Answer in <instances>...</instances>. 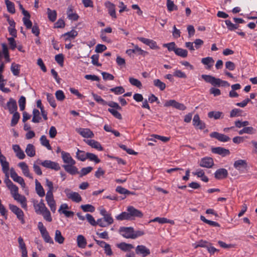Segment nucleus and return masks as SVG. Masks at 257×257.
Instances as JSON below:
<instances>
[{
	"mask_svg": "<svg viewBox=\"0 0 257 257\" xmlns=\"http://www.w3.org/2000/svg\"><path fill=\"white\" fill-rule=\"evenodd\" d=\"M19 166L21 168L24 175L30 178L33 179V177L30 173L28 165L25 162H21L19 164Z\"/></svg>",
	"mask_w": 257,
	"mask_h": 257,
	"instance_id": "nucleus-27",
	"label": "nucleus"
},
{
	"mask_svg": "<svg viewBox=\"0 0 257 257\" xmlns=\"http://www.w3.org/2000/svg\"><path fill=\"white\" fill-rule=\"evenodd\" d=\"M36 191L37 194L41 197L45 196L44 190L41 183L36 179L35 180Z\"/></svg>",
	"mask_w": 257,
	"mask_h": 257,
	"instance_id": "nucleus-31",
	"label": "nucleus"
},
{
	"mask_svg": "<svg viewBox=\"0 0 257 257\" xmlns=\"http://www.w3.org/2000/svg\"><path fill=\"white\" fill-rule=\"evenodd\" d=\"M86 157L87 159H89L90 161L95 162L96 164L99 163L100 162V160L98 157L93 153H86Z\"/></svg>",
	"mask_w": 257,
	"mask_h": 257,
	"instance_id": "nucleus-46",
	"label": "nucleus"
},
{
	"mask_svg": "<svg viewBox=\"0 0 257 257\" xmlns=\"http://www.w3.org/2000/svg\"><path fill=\"white\" fill-rule=\"evenodd\" d=\"M105 6L107 8L109 14L115 19L116 18L115 14V5L109 1H107L104 4Z\"/></svg>",
	"mask_w": 257,
	"mask_h": 257,
	"instance_id": "nucleus-23",
	"label": "nucleus"
},
{
	"mask_svg": "<svg viewBox=\"0 0 257 257\" xmlns=\"http://www.w3.org/2000/svg\"><path fill=\"white\" fill-rule=\"evenodd\" d=\"M211 151L213 153L220 155L222 157H225L230 154L229 150L220 147L213 148Z\"/></svg>",
	"mask_w": 257,
	"mask_h": 257,
	"instance_id": "nucleus-16",
	"label": "nucleus"
},
{
	"mask_svg": "<svg viewBox=\"0 0 257 257\" xmlns=\"http://www.w3.org/2000/svg\"><path fill=\"white\" fill-rule=\"evenodd\" d=\"M200 219L201 221L210 225V226H215V227H220V225L218 223H217L215 221L208 220V219H206L204 216L201 215L200 216Z\"/></svg>",
	"mask_w": 257,
	"mask_h": 257,
	"instance_id": "nucleus-48",
	"label": "nucleus"
},
{
	"mask_svg": "<svg viewBox=\"0 0 257 257\" xmlns=\"http://www.w3.org/2000/svg\"><path fill=\"white\" fill-rule=\"evenodd\" d=\"M11 177L13 180L18 183H19L23 188H24L26 186L24 180L23 178L18 175L17 173L15 172L14 168H11L10 170Z\"/></svg>",
	"mask_w": 257,
	"mask_h": 257,
	"instance_id": "nucleus-8",
	"label": "nucleus"
},
{
	"mask_svg": "<svg viewBox=\"0 0 257 257\" xmlns=\"http://www.w3.org/2000/svg\"><path fill=\"white\" fill-rule=\"evenodd\" d=\"M111 92L116 95L121 94L124 92V89L122 86H117L110 89Z\"/></svg>",
	"mask_w": 257,
	"mask_h": 257,
	"instance_id": "nucleus-56",
	"label": "nucleus"
},
{
	"mask_svg": "<svg viewBox=\"0 0 257 257\" xmlns=\"http://www.w3.org/2000/svg\"><path fill=\"white\" fill-rule=\"evenodd\" d=\"M54 239L55 241L59 244L63 243L65 240L64 237L62 235L61 231L59 230L55 231Z\"/></svg>",
	"mask_w": 257,
	"mask_h": 257,
	"instance_id": "nucleus-39",
	"label": "nucleus"
},
{
	"mask_svg": "<svg viewBox=\"0 0 257 257\" xmlns=\"http://www.w3.org/2000/svg\"><path fill=\"white\" fill-rule=\"evenodd\" d=\"M164 106H172L173 107L180 110H184L186 109V107L184 104L179 103L174 99L166 101L164 104Z\"/></svg>",
	"mask_w": 257,
	"mask_h": 257,
	"instance_id": "nucleus-3",
	"label": "nucleus"
},
{
	"mask_svg": "<svg viewBox=\"0 0 257 257\" xmlns=\"http://www.w3.org/2000/svg\"><path fill=\"white\" fill-rule=\"evenodd\" d=\"M47 99L52 107L53 108H55L56 107V103L52 94L50 93H47Z\"/></svg>",
	"mask_w": 257,
	"mask_h": 257,
	"instance_id": "nucleus-57",
	"label": "nucleus"
},
{
	"mask_svg": "<svg viewBox=\"0 0 257 257\" xmlns=\"http://www.w3.org/2000/svg\"><path fill=\"white\" fill-rule=\"evenodd\" d=\"M86 143L92 148H95L99 151H102L103 150L102 147L101 146L99 143L94 140H90L85 141Z\"/></svg>",
	"mask_w": 257,
	"mask_h": 257,
	"instance_id": "nucleus-33",
	"label": "nucleus"
},
{
	"mask_svg": "<svg viewBox=\"0 0 257 257\" xmlns=\"http://www.w3.org/2000/svg\"><path fill=\"white\" fill-rule=\"evenodd\" d=\"M5 2L7 6L8 11L11 14L15 13L16 10L14 4L9 0H5Z\"/></svg>",
	"mask_w": 257,
	"mask_h": 257,
	"instance_id": "nucleus-40",
	"label": "nucleus"
},
{
	"mask_svg": "<svg viewBox=\"0 0 257 257\" xmlns=\"http://www.w3.org/2000/svg\"><path fill=\"white\" fill-rule=\"evenodd\" d=\"M163 46L167 48L169 51H174L175 52L177 47L175 42H171L167 44H164Z\"/></svg>",
	"mask_w": 257,
	"mask_h": 257,
	"instance_id": "nucleus-50",
	"label": "nucleus"
},
{
	"mask_svg": "<svg viewBox=\"0 0 257 257\" xmlns=\"http://www.w3.org/2000/svg\"><path fill=\"white\" fill-rule=\"evenodd\" d=\"M64 192L67 198L74 202L78 203L82 200L81 197L77 192L71 191L70 189L68 188L65 189Z\"/></svg>",
	"mask_w": 257,
	"mask_h": 257,
	"instance_id": "nucleus-2",
	"label": "nucleus"
},
{
	"mask_svg": "<svg viewBox=\"0 0 257 257\" xmlns=\"http://www.w3.org/2000/svg\"><path fill=\"white\" fill-rule=\"evenodd\" d=\"M117 246L121 250L124 251H130L132 249L134 248V246L132 244L125 242L117 244Z\"/></svg>",
	"mask_w": 257,
	"mask_h": 257,
	"instance_id": "nucleus-32",
	"label": "nucleus"
},
{
	"mask_svg": "<svg viewBox=\"0 0 257 257\" xmlns=\"http://www.w3.org/2000/svg\"><path fill=\"white\" fill-rule=\"evenodd\" d=\"M42 235V237L44 239V241L47 243H49L50 244H53L54 241L51 236H50L48 232L47 229L44 230L41 232H40Z\"/></svg>",
	"mask_w": 257,
	"mask_h": 257,
	"instance_id": "nucleus-36",
	"label": "nucleus"
},
{
	"mask_svg": "<svg viewBox=\"0 0 257 257\" xmlns=\"http://www.w3.org/2000/svg\"><path fill=\"white\" fill-rule=\"evenodd\" d=\"M21 65L13 63L11 67V70L15 76H19L20 71Z\"/></svg>",
	"mask_w": 257,
	"mask_h": 257,
	"instance_id": "nucleus-42",
	"label": "nucleus"
},
{
	"mask_svg": "<svg viewBox=\"0 0 257 257\" xmlns=\"http://www.w3.org/2000/svg\"><path fill=\"white\" fill-rule=\"evenodd\" d=\"M4 182L6 183L7 187L10 190L13 197L19 193L18 187L16 185L14 184L11 180L9 178V176H7V178L5 179Z\"/></svg>",
	"mask_w": 257,
	"mask_h": 257,
	"instance_id": "nucleus-4",
	"label": "nucleus"
},
{
	"mask_svg": "<svg viewBox=\"0 0 257 257\" xmlns=\"http://www.w3.org/2000/svg\"><path fill=\"white\" fill-rule=\"evenodd\" d=\"M22 13L25 16L23 18V22L24 23V25L25 26L27 29H31L32 26V23L30 20V18L31 17L30 13L25 10L23 11Z\"/></svg>",
	"mask_w": 257,
	"mask_h": 257,
	"instance_id": "nucleus-13",
	"label": "nucleus"
},
{
	"mask_svg": "<svg viewBox=\"0 0 257 257\" xmlns=\"http://www.w3.org/2000/svg\"><path fill=\"white\" fill-rule=\"evenodd\" d=\"M15 200L20 202L22 208L26 209L27 207L26 198L23 195L18 194L13 197Z\"/></svg>",
	"mask_w": 257,
	"mask_h": 257,
	"instance_id": "nucleus-25",
	"label": "nucleus"
},
{
	"mask_svg": "<svg viewBox=\"0 0 257 257\" xmlns=\"http://www.w3.org/2000/svg\"><path fill=\"white\" fill-rule=\"evenodd\" d=\"M41 214L43 215L44 219H45L47 221H52V218L51 215V213L48 208L45 211L42 212Z\"/></svg>",
	"mask_w": 257,
	"mask_h": 257,
	"instance_id": "nucleus-59",
	"label": "nucleus"
},
{
	"mask_svg": "<svg viewBox=\"0 0 257 257\" xmlns=\"http://www.w3.org/2000/svg\"><path fill=\"white\" fill-rule=\"evenodd\" d=\"M175 53L177 56H179L182 58H186L187 57L188 55V51L186 50L180 48H177Z\"/></svg>",
	"mask_w": 257,
	"mask_h": 257,
	"instance_id": "nucleus-45",
	"label": "nucleus"
},
{
	"mask_svg": "<svg viewBox=\"0 0 257 257\" xmlns=\"http://www.w3.org/2000/svg\"><path fill=\"white\" fill-rule=\"evenodd\" d=\"M77 246L82 248L85 247L87 242L86 240L82 235H79L77 237Z\"/></svg>",
	"mask_w": 257,
	"mask_h": 257,
	"instance_id": "nucleus-34",
	"label": "nucleus"
},
{
	"mask_svg": "<svg viewBox=\"0 0 257 257\" xmlns=\"http://www.w3.org/2000/svg\"><path fill=\"white\" fill-rule=\"evenodd\" d=\"M40 164L44 167L53 169L55 171H58L60 169V167L58 163L50 160H45L42 162Z\"/></svg>",
	"mask_w": 257,
	"mask_h": 257,
	"instance_id": "nucleus-5",
	"label": "nucleus"
},
{
	"mask_svg": "<svg viewBox=\"0 0 257 257\" xmlns=\"http://www.w3.org/2000/svg\"><path fill=\"white\" fill-rule=\"evenodd\" d=\"M153 84L155 86L159 88L161 91L164 90L166 87L165 83L161 81L159 79H155L153 81Z\"/></svg>",
	"mask_w": 257,
	"mask_h": 257,
	"instance_id": "nucleus-41",
	"label": "nucleus"
},
{
	"mask_svg": "<svg viewBox=\"0 0 257 257\" xmlns=\"http://www.w3.org/2000/svg\"><path fill=\"white\" fill-rule=\"evenodd\" d=\"M19 246L22 252V257H28V251L26 245L23 238L20 236L18 238Z\"/></svg>",
	"mask_w": 257,
	"mask_h": 257,
	"instance_id": "nucleus-18",
	"label": "nucleus"
},
{
	"mask_svg": "<svg viewBox=\"0 0 257 257\" xmlns=\"http://www.w3.org/2000/svg\"><path fill=\"white\" fill-rule=\"evenodd\" d=\"M214 165V161L212 158L204 157L201 159L199 166L202 167L211 168Z\"/></svg>",
	"mask_w": 257,
	"mask_h": 257,
	"instance_id": "nucleus-9",
	"label": "nucleus"
},
{
	"mask_svg": "<svg viewBox=\"0 0 257 257\" xmlns=\"http://www.w3.org/2000/svg\"><path fill=\"white\" fill-rule=\"evenodd\" d=\"M129 81L132 85L135 86L139 88H141L142 86L141 82L137 79L130 77L129 78Z\"/></svg>",
	"mask_w": 257,
	"mask_h": 257,
	"instance_id": "nucleus-53",
	"label": "nucleus"
},
{
	"mask_svg": "<svg viewBox=\"0 0 257 257\" xmlns=\"http://www.w3.org/2000/svg\"><path fill=\"white\" fill-rule=\"evenodd\" d=\"M77 132L84 138H92L94 137L93 132L89 128H80L77 130Z\"/></svg>",
	"mask_w": 257,
	"mask_h": 257,
	"instance_id": "nucleus-19",
	"label": "nucleus"
},
{
	"mask_svg": "<svg viewBox=\"0 0 257 257\" xmlns=\"http://www.w3.org/2000/svg\"><path fill=\"white\" fill-rule=\"evenodd\" d=\"M228 175L227 170L224 168H221L217 170L214 174L215 178L220 180L226 178Z\"/></svg>",
	"mask_w": 257,
	"mask_h": 257,
	"instance_id": "nucleus-22",
	"label": "nucleus"
},
{
	"mask_svg": "<svg viewBox=\"0 0 257 257\" xmlns=\"http://www.w3.org/2000/svg\"><path fill=\"white\" fill-rule=\"evenodd\" d=\"M134 228L132 227H121L119 228L121 234L126 238L133 239Z\"/></svg>",
	"mask_w": 257,
	"mask_h": 257,
	"instance_id": "nucleus-6",
	"label": "nucleus"
},
{
	"mask_svg": "<svg viewBox=\"0 0 257 257\" xmlns=\"http://www.w3.org/2000/svg\"><path fill=\"white\" fill-rule=\"evenodd\" d=\"M167 7L168 10L169 12H172L174 10H177L178 7L176 6L173 1L171 0H167Z\"/></svg>",
	"mask_w": 257,
	"mask_h": 257,
	"instance_id": "nucleus-51",
	"label": "nucleus"
},
{
	"mask_svg": "<svg viewBox=\"0 0 257 257\" xmlns=\"http://www.w3.org/2000/svg\"><path fill=\"white\" fill-rule=\"evenodd\" d=\"M40 141L42 146L46 147L49 150H52V147L50 145L49 141L47 139L45 135L41 136Z\"/></svg>",
	"mask_w": 257,
	"mask_h": 257,
	"instance_id": "nucleus-43",
	"label": "nucleus"
},
{
	"mask_svg": "<svg viewBox=\"0 0 257 257\" xmlns=\"http://www.w3.org/2000/svg\"><path fill=\"white\" fill-rule=\"evenodd\" d=\"M127 211L128 212L130 219H131L132 217L141 218L143 216V214L141 211L132 206H130L127 207Z\"/></svg>",
	"mask_w": 257,
	"mask_h": 257,
	"instance_id": "nucleus-11",
	"label": "nucleus"
},
{
	"mask_svg": "<svg viewBox=\"0 0 257 257\" xmlns=\"http://www.w3.org/2000/svg\"><path fill=\"white\" fill-rule=\"evenodd\" d=\"M233 166L236 169L238 170L240 173H242L244 170L246 169L247 163L245 160H238L234 162Z\"/></svg>",
	"mask_w": 257,
	"mask_h": 257,
	"instance_id": "nucleus-7",
	"label": "nucleus"
},
{
	"mask_svg": "<svg viewBox=\"0 0 257 257\" xmlns=\"http://www.w3.org/2000/svg\"><path fill=\"white\" fill-rule=\"evenodd\" d=\"M81 208L84 212H93L95 211L94 207L90 204L82 205Z\"/></svg>",
	"mask_w": 257,
	"mask_h": 257,
	"instance_id": "nucleus-54",
	"label": "nucleus"
},
{
	"mask_svg": "<svg viewBox=\"0 0 257 257\" xmlns=\"http://www.w3.org/2000/svg\"><path fill=\"white\" fill-rule=\"evenodd\" d=\"M91 63L93 65L96 66H101V64H100L98 62L99 55H98V54L93 55L91 56Z\"/></svg>",
	"mask_w": 257,
	"mask_h": 257,
	"instance_id": "nucleus-62",
	"label": "nucleus"
},
{
	"mask_svg": "<svg viewBox=\"0 0 257 257\" xmlns=\"http://www.w3.org/2000/svg\"><path fill=\"white\" fill-rule=\"evenodd\" d=\"M93 168L90 166L82 168L79 173L80 177H83L84 176L86 175L87 174L91 172Z\"/></svg>",
	"mask_w": 257,
	"mask_h": 257,
	"instance_id": "nucleus-55",
	"label": "nucleus"
},
{
	"mask_svg": "<svg viewBox=\"0 0 257 257\" xmlns=\"http://www.w3.org/2000/svg\"><path fill=\"white\" fill-rule=\"evenodd\" d=\"M235 125L236 127L240 128L244 127L249 125V123L248 121H240L239 120H236L234 122Z\"/></svg>",
	"mask_w": 257,
	"mask_h": 257,
	"instance_id": "nucleus-64",
	"label": "nucleus"
},
{
	"mask_svg": "<svg viewBox=\"0 0 257 257\" xmlns=\"http://www.w3.org/2000/svg\"><path fill=\"white\" fill-rule=\"evenodd\" d=\"M78 35L76 31L72 30L70 32H68L62 35V37H64L65 41H71L74 39Z\"/></svg>",
	"mask_w": 257,
	"mask_h": 257,
	"instance_id": "nucleus-24",
	"label": "nucleus"
},
{
	"mask_svg": "<svg viewBox=\"0 0 257 257\" xmlns=\"http://www.w3.org/2000/svg\"><path fill=\"white\" fill-rule=\"evenodd\" d=\"M116 218L118 220L131 219L128 212H122L121 213L116 216Z\"/></svg>",
	"mask_w": 257,
	"mask_h": 257,
	"instance_id": "nucleus-61",
	"label": "nucleus"
},
{
	"mask_svg": "<svg viewBox=\"0 0 257 257\" xmlns=\"http://www.w3.org/2000/svg\"><path fill=\"white\" fill-rule=\"evenodd\" d=\"M25 152L27 155L30 157H33L35 155V147L31 144L27 145Z\"/></svg>",
	"mask_w": 257,
	"mask_h": 257,
	"instance_id": "nucleus-35",
	"label": "nucleus"
},
{
	"mask_svg": "<svg viewBox=\"0 0 257 257\" xmlns=\"http://www.w3.org/2000/svg\"><path fill=\"white\" fill-rule=\"evenodd\" d=\"M201 63L206 65V69H210L213 65L214 61L212 57H207L203 58L201 59Z\"/></svg>",
	"mask_w": 257,
	"mask_h": 257,
	"instance_id": "nucleus-28",
	"label": "nucleus"
},
{
	"mask_svg": "<svg viewBox=\"0 0 257 257\" xmlns=\"http://www.w3.org/2000/svg\"><path fill=\"white\" fill-rule=\"evenodd\" d=\"M7 106L10 113L17 112V104L16 101L11 98L7 103Z\"/></svg>",
	"mask_w": 257,
	"mask_h": 257,
	"instance_id": "nucleus-20",
	"label": "nucleus"
},
{
	"mask_svg": "<svg viewBox=\"0 0 257 257\" xmlns=\"http://www.w3.org/2000/svg\"><path fill=\"white\" fill-rule=\"evenodd\" d=\"M224 114L222 112L212 111L208 113V117L210 118H214V119H218L222 118Z\"/></svg>",
	"mask_w": 257,
	"mask_h": 257,
	"instance_id": "nucleus-30",
	"label": "nucleus"
},
{
	"mask_svg": "<svg viewBox=\"0 0 257 257\" xmlns=\"http://www.w3.org/2000/svg\"><path fill=\"white\" fill-rule=\"evenodd\" d=\"M47 14L49 20L54 22L56 21L57 18V12L55 10H51L50 8H47Z\"/></svg>",
	"mask_w": 257,
	"mask_h": 257,
	"instance_id": "nucleus-37",
	"label": "nucleus"
},
{
	"mask_svg": "<svg viewBox=\"0 0 257 257\" xmlns=\"http://www.w3.org/2000/svg\"><path fill=\"white\" fill-rule=\"evenodd\" d=\"M225 24L227 26L228 29L230 31H233L238 29L239 26L237 24H234L231 23L230 20H226Z\"/></svg>",
	"mask_w": 257,
	"mask_h": 257,
	"instance_id": "nucleus-58",
	"label": "nucleus"
},
{
	"mask_svg": "<svg viewBox=\"0 0 257 257\" xmlns=\"http://www.w3.org/2000/svg\"><path fill=\"white\" fill-rule=\"evenodd\" d=\"M61 157L64 163L67 164H75V161L71 157L69 153L64 151L61 152Z\"/></svg>",
	"mask_w": 257,
	"mask_h": 257,
	"instance_id": "nucleus-17",
	"label": "nucleus"
},
{
	"mask_svg": "<svg viewBox=\"0 0 257 257\" xmlns=\"http://www.w3.org/2000/svg\"><path fill=\"white\" fill-rule=\"evenodd\" d=\"M67 15L68 19L73 21H77L79 18L78 15L76 13L73 12V7L71 6L68 7Z\"/></svg>",
	"mask_w": 257,
	"mask_h": 257,
	"instance_id": "nucleus-29",
	"label": "nucleus"
},
{
	"mask_svg": "<svg viewBox=\"0 0 257 257\" xmlns=\"http://www.w3.org/2000/svg\"><path fill=\"white\" fill-rule=\"evenodd\" d=\"M136 252L143 257H146L150 254V249L143 245H138L136 248Z\"/></svg>",
	"mask_w": 257,
	"mask_h": 257,
	"instance_id": "nucleus-12",
	"label": "nucleus"
},
{
	"mask_svg": "<svg viewBox=\"0 0 257 257\" xmlns=\"http://www.w3.org/2000/svg\"><path fill=\"white\" fill-rule=\"evenodd\" d=\"M34 208L37 214H41L42 212H43L47 209L44 203V201L42 199L41 200L39 203L34 205Z\"/></svg>",
	"mask_w": 257,
	"mask_h": 257,
	"instance_id": "nucleus-26",
	"label": "nucleus"
},
{
	"mask_svg": "<svg viewBox=\"0 0 257 257\" xmlns=\"http://www.w3.org/2000/svg\"><path fill=\"white\" fill-rule=\"evenodd\" d=\"M193 124L200 130H203L206 127L205 123L201 121L198 114H195L193 118Z\"/></svg>",
	"mask_w": 257,
	"mask_h": 257,
	"instance_id": "nucleus-14",
	"label": "nucleus"
},
{
	"mask_svg": "<svg viewBox=\"0 0 257 257\" xmlns=\"http://www.w3.org/2000/svg\"><path fill=\"white\" fill-rule=\"evenodd\" d=\"M75 164L63 165L62 167L65 170L71 175H75L79 173L78 169L74 166Z\"/></svg>",
	"mask_w": 257,
	"mask_h": 257,
	"instance_id": "nucleus-21",
	"label": "nucleus"
},
{
	"mask_svg": "<svg viewBox=\"0 0 257 257\" xmlns=\"http://www.w3.org/2000/svg\"><path fill=\"white\" fill-rule=\"evenodd\" d=\"M46 200L47 202L48 205L50 207L51 210L53 212H55L56 211V202H55V201L54 200V198L51 199H48V200Z\"/></svg>",
	"mask_w": 257,
	"mask_h": 257,
	"instance_id": "nucleus-60",
	"label": "nucleus"
},
{
	"mask_svg": "<svg viewBox=\"0 0 257 257\" xmlns=\"http://www.w3.org/2000/svg\"><path fill=\"white\" fill-rule=\"evenodd\" d=\"M20 119V114L18 112L13 113V115L11 120V125L14 126L16 125Z\"/></svg>",
	"mask_w": 257,
	"mask_h": 257,
	"instance_id": "nucleus-52",
	"label": "nucleus"
},
{
	"mask_svg": "<svg viewBox=\"0 0 257 257\" xmlns=\"http://www.w3.org/2000/svg\"><path fill=\"white\" fill-rule=\"evenodd\" d=\"M108 111L114 116L115 118L118 119H122V116L121 114L116 110L113 108H108Z\"/></svg>",
	"mask_w": 257,
	"mask_h": 257,
	"instance_id": "nucleus-63",
	"label": "nucleus"
},
{
	"mask_svg": "<svg viewBox=\"0 0 257 257\" xmlns=\"http://www.w3.org/2000/svg\"><path fill=\"white\" fill-rule=\"evenodd\" d=\"M138 39L144 44L149 46L152 49H159L157 43L153 40L147 39L143 37H139Z\"/></svg>",
	"mask_w": 257,
	"mask_h": 257,
	"instance_id": "nucleus-15",
	"label": "nucleus"
},
{
	"mask_svg": "<svg viewBox=\"0 0 257 257\" xmlns=\"http://www.w3.org/2000/svg\"><path fill=\"white\" fill-rule=\"evenodd\" d=\"M76 157L79 160L84 161L87 159L86 153L83 151L78 149L76 152Z\"/></svg>",
	"mask_w": 257,
	"mask_h": 257,
	"instance_id": "nucleus-44",
	"label": "nucleus"
},
{
	"mask_svg": "<svg viewBox=\"0 0 257 257\" xmlns=\"http://www.w3.org/2000/svg\"><path fill=\"white\" fill-rule=\"evenodd\" d=\"M210 137L212 138H215L221 142H227L230 140V138L227 136L216 132L211 133L210 134Z\"/></svg>",
	"mask_w": 257,
	"mask_h": 257,
	"instance_id": "nucleus-10",
	"label": "nucleus"
},
{
	"mask_svg": "<svg viewBox=\"0 0 257 257\" xmlns=\"http://www.w3.org/2000/svg\"><path fill=\"white\" fill-rule=\"evenodd\" d=\"M116 191L121 194L130 195L134 194V193L131 192L126 189L122 187L121 186H117L115 189Z\"/></svg>",
	"mask_w": 257,
	"mask_h": 257,
	"instance_id": "nucleus-49",
	"label": "nucleus"
},
{
	"mask_svg": "<svg viewBox=\"0 0 257 257\" xmlns=\"http://www.w3.org/2000/svg\"><path fill=\"white\" fill-rule=\"evenodd\" d=\"M2 49H3V53L4 55V57H5L6 60L7 62H10V58L9 53L7 45L5 43H3L2 44Z\"/></svg>",
	"mask_w": 257,
	"mask_h": 257,
	"instance_id": "nucleus-47",
	"label": "nucleus"
},
{
	"mask_svg": "<svg viewBox=\"0 0 257 257\" xmlns=\"http://www.w3.org/2000/svg\"><path fill=\"white\" fill-rule=\"evenodd\" d=\"M9 208L14 214L17 215L18 219H19L22 224L25 223V220L24 218V214L23 211L16 205L13 204H9Z\"/></svg>",
	"mask_w": 257,
	"mask_h": 257,
	"instance_id": "nucleus-1",
	"label": "nucleus"
},
{
	"mask_svg": "<svg viewBox=\"0 0 257 257\" xmlns=\"http://www.w3.org/2000/svg\"><path fill=\"white\" fill-rule=\"evenodd\" d=\"M33 118L32 122L34 123H38L41 120V117L40 116V113L39 110L37 109H34L33 110Z\"/></svg>",
	"mask_w": 257,
	"mask_h": 257,
	"instance_id": "nucleus-38",
	"label": "nucleus"
}]
</instances>
